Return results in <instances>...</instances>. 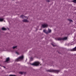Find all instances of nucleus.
Segmentation results:
<instances>
[{
    "mask_svg": "<svg viewBox=\"0 0 76 76\" xmlns=\"http://www.w3.org/2000/svg\"><path fill=\"white\" fill-rule=\"evenodd\" d=\"M23 56H20L17 59L15 60V61H20V60L23 59Z\"/></svg>",
    "mask_w": 76,
    "mask_h": 76,
    "instance_id": "f257e3e1",
    "label": "nucleus"
},
{
    "mask_svg": "<svg viewBox=\"0 0 76 76\" xmlns=\"http://www.w3.org/2000/svg\"><path fill=\"white\" fill-rule=\"evenodd\" d=\"M40 63L39 62H36L35 63H34L33 64H31V65L33 66H38V65H39Z\"/></svg>",
    "mask_w": 76,
    "mask_h": 76,
    "instance_id": "f03ea898",
    "label": "nucleus"
},
{
    "mask_svg": "<svg viewBox=\"0 0 76 76\" xmlns=\"http://www.w3.org/2000/svg\"><path fill=\"white\" fill-rule=\"evenodd\" d=\"M67 39V37H65L63 38H58L57 40H66V39Z\"/></svg>",
    "mask_w": 76,
    "mask_h": 76,
    "instance_id": "7ed1b4c3",
    "label": "nucleus"
},
{
    "mask_svg": "<svg viewBox=\"0 0 76 76\" xmlns=\"http://www.w3.org/2000/svg\"><path fill=\"white\" fill-rule=\"evenodd\" d=\"M47 72H56V73H58L59 72V70H55L54 71L53 70H49L47 71Z\"/></svg>",
    "mask_w": 76,
    "mask_h": 76,
    "instance_id": "20e7f679",
    "label": "nucleus"
},
{
    "mask_svg": "<svg viewBox=\"0 0 76 76\" xmlns=\"http://www.w3.org/2000/svg\"><path fill=\"white\" fill-rule=\"evenodd\" d=\"M47 26H48V25L47 24H44L42 25V27L44 28L47 27Z\"/></svg>",
    "mask_w": 76,
    "mask_h": 76,
    "instance_id": "39448f33",
    "label": "nucleus"
},
{
    "mask_svg": "<svg viewBox=\"0 0 76 76\" xmlns=\"http://www.w3.org/2000/svg\"><path fill=\"white\" fill-rule=\"evenodd\" d=\"M20 18H24L25 19H28V17L24 16L23 15H22L20 16Z\"/></svg>",
    "mask_w": 76,
    "mask_h": 76,
    "instance_id": "423d86ee",
    "label": "nucleus"
},
{
    "mask_svg": "<svg viewBox=\"0 0 76 76\" xmlns=\"http://www.w3.org/2000/svg\"><path fill=\"white\" fill-rule=\"evenodd\" d=\"M71 51H76V46L75 48H73V49H72Z\"/></svg>",
    "mask_w": 76,
    "mask_h": 76,
    "instance_id": "0eeeda50",
    "label": "nucleus"
},
{
    "mask_svg": "<svg viewBox=\"0 0 76 76\" xmlns=\"http://www.w3.org/2000/svg\"><path fill=\"white\" fill-rule=\"evenodd\" d=\"M9 58H7L6 59L5 62H7V61H9Z\"/></svg>",
    "mask_w": 76,
    "mask_h": 76,
    "instance_id": "6e6552de",
    "label": "nucleus"
},
{
    "mask_svg": "<svg viewBox=\"0 0 76 76\" xmlns=\"http://www.w3.org/2000/svg\"><path fill=\"white\" fill-rule=\"evenodd\" d=\"M23 22H28V21L26 19H24L23 20Z\"/></svg>",
    "mask_w": 76,
    "mask_h": 76,
    "instance_id": "1a4fd4ad",
    "label": "nucleus"
},
{
    "mask_svg": "<svg viewBox=\"0 0 76 76\" xmlns=\"http://www.w3.org/2000/svg\"><path fill=\"white\" fill-rule=\"evenodd\" d=\"M2 30L5 31H6L7 30V29L5 28L4 27H2Z\"/></svg>",
    "mask_w": 76,
    "mask_h": 76,
    "instance_id": "9d476101",
    "label": "nucleus"
},
{
    "mask_svg": "<svg viewBox=\"0 0 76 76\" xmlns=\"http://www.w3.org/2000/svg\"><path fill=\"white\" fill-rule=\"evenodd\" d=\"M43 32H45V33H46V34H48V33H47V31H46V30H44Z\"/></svg>",
    "mask_w": 76,
    "mask_h": 76,
    "instance_id": "9b49d317",
    "label": "nucleus"
},
{
    "mask_svg": "<svg viewBox=\"0 0 76 76\" xmlns=\"http://www.w3.org/2000/svg\"><path fill=\"white\" fill-rule=\"evenodd\" d=\"M49 30H48V31H47V33H50V32H51V30H50L49 29H48Z\"/></svg>",
    "mask_w": 76,
    "mask_h": 76,
    "instance_id": "f8f14e48",
    "label": "nucleus"
},
{
    "mask_svg": "<svg viewBox=\"0 0 76 76\" xmlns=\"http://www.w3.org/2000/svg\"><path fill=\"white\" fill-rule=\"evenodd\" d=\"M3 20H4V18H0V21L2 22V21H3Z\"/></svg>",
    "mask_w": 76,
    "mask_h": 76,
    "instance_id": "ddd939ff",
    "label": "nucleus"
},
{
    "mask_svg": "<svg viewBox=\"0 0 76 76\" xmlns=\"http://www.w3.org/2000/svg\"><path fill=\"white\" fill-rule=\"evenodd\" d=\"M68 20L69 21V22H73V21L72 20H70L69 19H68Z\"/></svg>",
    "mask_w": 76,
    "mask_h": 76,
    "instance_id": "4468645a",
    "label": "nucleus"
},
{
    "mask_svg": "<svg viewBox=\"0 0 76 76\" xmlns=\"http://www.w3.org/2000/svg\"><path fill=\"white\" fill-rule=\"evenodd\" d=\"M72 1V2H73V3H76V0H73Z\"/></svg>",
    "mask_w": 76,
    "mask_h": 76,
    "instance_id": "2eb2a0df",
    "label": "nucleus"
},
{
    "mask_svg": "<svg viewBox=\"0 0 76 76\" xmlns=\"http://www.w3.org/2000/svg\"><path fill=\"white\" fill-rule=\"evenodd\" d=\"M19 73H20V75H23V72H20Z\"/></svg>",
    "mask_w": 76,
    "mask_h": 76,
    "instance_id": "dca6fc26",
    "label": "nucleus"
},
{
    "mask_svg": "<svg viewBox=\"0 0 76 76\" xmlns=\"http://www.w3.org/2000/svg\"><path fill=\"white\" fill-rule=\"evenodd\" d=\"M51 45H53V47H55V46H56V45H54V43H52Z\"/></svg>",
    "mask_w": 76,
    "mask_h": 76,
    "instance_id": "f3484780",
    "label": "nucleus"
},
{
    "mask_svg": "<svg viewBox=\"0 0 76 76\" xmlns=\"http://www.w3.org/2000/svg\"><path fill=\"white\" fill-rule=\"evenodd\" d=\"M16 47H17V46H14L13 47V49H15V48H16Z\"/></svg>",
    "mask_w": 76,
    "mask_h": 76,
    "instance_id": "a211bd4d",
    "label": "nucleus"
},
{
    "mask_svg": "<svg viewBox=\"0 0 76 76\" xmlns=\"http://www.w3.org/2000/svg\"><path fill=\"white\" fill-rule=\"evenodd\" d=\"M9 76H16L15 75H10Z\"/></svg>",
    "mask_w": 76,
    "mask_h": 76,
    "instance_id": "6ab92c4d",
    "label": "nucleus"
},
{
    "mask_svg": "<svg viewBox=\"0 0 76 76\" xmlns=\"http://www.w3.org/2000/svg\"><path fill=\"white\" fill-rule=\"evenodd\" d=\"M16 54H18V52H16Z\"/></svg>",
    "mask_w": 76,
    "mask_h": 76,
    "instance_id": "aec40b11",
    "label": "nucleus"
},
{
    "mask_svg": "<svg viewBox=\"0 0 76 76\" xmlns=\"http://www.w3.org/2000/svg\"><path fill=\"white\" fill-rule=\"evenodd\" d=\"M71 45H74V44H71Z\"/></svg>",
    "mask_w": 76,
    "mask_h": 76,
    "instance_id": "412c9836",
    "label": "nucleus"
},
{
    "mask_svg": "<svg viewBox=\"0 0 76 76\" xmlns=\"http://www.w3.org/2000/svg\"><path fill=\"white\" fill-rule=\"evenodd\" d=\"M4 68H5V66H4Z\"/></svg>",
    "mask_w": 76,
    "mask_h": 76,
    "instance_id": "4be33fe9",
    "label": "nucleus"
},
{
    "mask_svg": "<svg viewBox=\"0 0 76 76\" xmlns=\"http://www.w3.org/2000/svg\"><path fill=\"white\" fill-rule=\"evenodd\" d=\"M48 1V2H49V1Z\"/></svg>",
    "mask_w": 76,
    "mask_h": 76,
    "instance_id": "5701e85b",
    "label": "nucleus"
},
{
    "mask_svg": "<svg viewBox=\"0 0 76 76\" xmlns=\"http://www.w3.org/2000/svg\"><path fill=\"white\" fill-rule=\"evenodd\" d=\"M8 29H9V28H8Z\"/></svg>",
    "mask_w": 76,
    "mask_h": 76,
    "instance_id": "b1692460",
    "label": "nucleus"
}]
</instances>
